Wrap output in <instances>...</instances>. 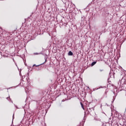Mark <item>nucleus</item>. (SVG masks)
Here are the masks:
<instances>
[{"instance_id":"1","label":"nucleus","mask_w":126,"mask_h":126,"mask_svg":"<svg viewBox=\"0 0 126 126\" xmlns=\"http://www.w3.org/2000/svg\"><path fill=\"white\" fill-rule=\"evenodd\" d=\"M118 87H119V90L120 91H122V90H124L125 89V84L122 83V81L121 80H119L118 83Z\"/></svg>"},{"instance_id":"2","label":"nucleus","mask_w":126,"mask_h":126,"mask_svg":"<svg viewBox=\"0 0 126 126\" xmlns=\"http://www.w3.org/2000/svg\"><path fill=\"white\" fill-rule=\"evenodd\" d=\"M44 60H45V62L43 63H41V64H40V65H42V64H44V63H46L47 60H48V55H46L45 56Z\"/></svg>"},{"instance_id":"3","label":"nucleus","mask_w":126,"mask_h":126,"mask_svg":"<svg viewBox=\"0 0 126 126\" xmlns=\"http://www.w3.org/2000/svg\"><path fill=\"white\" fill-rule=\"evenodd\" d=\"M115 120H116V118H112V120L111 121V124H113V123H114V124H116Z\"/></svg>"},{"instance_id":"4","label":"nucleus","mask_w":126,"mask_h":126,"mask_svg":"<svg viewBox=\"0 0 126 126\" xmlns=\"http://www.w3.org/2000/svg\"><path fill=\"white\" fill-rule=\"evenodd\" d=\"M96 63H97V62H96V61L93 62L91 63V66H93L94 65H95V64H96Z\"/></svg>"},{"instance_id":"5","label":"nucleus","mask_w":126,"mask_h":126,"mask_svg":"<svg viewBox=\"0 0 126 126\" xmlns=\"http://www.w3.org/2000/svg\"><path fill=\"white\" fill-rule=\"evenodd\" d=\"M73 53L71 51H69L68 53V56H73Z\"/></svg>"},{"instance_id":"6","label":"nucleus","mask_w":126,"mask_h":126,"mask_svg":"<svg viewBox=\"0 0 126 126\" xmlns=\"http://www.w3.org/2000/svg\"><path fill=\"white\" fill-rule=\"evenodd\" d=\"M92 110H93V108H89V109H88V111L89 113H91V112H92Z\"/></svg>"},{"instance_id":"7","label":"nucleus","mask_w":126,"mask_h":126,"mask_svg":"<svg viewBox=\"0 0 126 126\" xmlns=\"http://www.w3.org/2000/svg\"><path fill=\"white\" fill-rule=\"evenodd\" d=\"M43 55L42 53H34V55Z\"/></svg>"},{"instance_id":"8","label":"nucleus","mask_w":126,"mask_h":126,"mask_svg":"<svg viewBox=\"0 0 126 126\" xmlns=\"http://www.w3.org/2000/svg\"><path fill=\"white\" fill-rule=\"evenodd\" d=\"M6 99H7V100H10L11 102H12V103H13L12 101L11 100V99H10V97L9 96L7 97Z\"/></svg>"},{"instance_id":"9","label":"nucleus","mask_w":126,"mask_h":126,"mask_svg":"<svg viewBox=\"0 0 126 126\" xmlns=\"http://www.w3.org/2000/svg\"><path fill=\"white\" fill-rule=\"evenodd\" d=\"M81 106L82 108V109H83V110H84V106H83V104H82V103L81 102Z\"/></svg>"},{"instance_id":"10","label":"nucleus","mask_w":126,"mask_h":126,"mask_svg":"<svg viewBox=\"0 0 126 126\" xmlns=\"http://www.w3.org/2000/svg\"><path fill=\"white\" fill-rule=\"evenodd\" d=\"M104 97H105V98H107V93H105L104 94Z\"/></svg>"},{"instance_id":"11","label":"nucleus","mask_w":126,"mask_h":126,"mask_svg":"<svg viewBox=\"0 0 126 126\" xmlns=\"http://www.w3.org/2000/svg\"><path fill=\"white\" fill-rule=\"evenodd\" d=\"M39 65H36V64H33V66H39Z\"/></svg>"},{"instance_id":"12","label":"nucleus","mask_w":126,"mask_h":126,"mask_svg":"<svg viewBox=\"0 0 126 126\" xmlns=\"http://www.w3.org/2000/svg\"><path fill=\"white\" fill-rule=\"evenodd\" d=\"M23 78H25V76H22V79H23Z\"/></svg>"},{"instance_id":"13","label":"nucleus","mask_w":126,"mask_h":126,"mask_svg":"<svg viewBox=\"0 0 126 126\" xmlns=\"http://www.w3.org/2000/svg\"><path fill=\"white\" fill-rule=\"evenodd\" d=\"M113 100L112 101V103H113L114 102V101H115V98H113Z\"/></svg>"},{"instance_id":"14","label":"nucleus","mask_w":126,"mask_h":126,"mask_svg":"<svg viewBox=\"0 0 126 126\" xmlns=\"http://www.w3.org/2000/svg\"><path fill=\"white\" fill-rule=\"evenodd\" d=\"M111 73H112V72L110 71V72H109V75H110V76H111Z\"/></svg>"},{"instance_id":"15","label":"nucleus","mask_w":126,"mask_h":126,"mask_svg":"<svg viewBox=\"0 0 126 126\" xmlns=\"http://www.w3.org/2000/svg\"><path fill=\"white\" fill-rule=\"evenodd\" d=\"M13 119H14V114H13Z\"/></svg>"},{"instance_id":"16","label":"nucleus","mask_w":126,"mask_h":126,"mask_svg":"<svg viewBox=\"0 0 126 126\" xmlns=\"http://www.w3.org/2000/svg\"><path fill=\"white\" fill-rule=\"evenodd\" d=\"M111 120H112V118H109V121L110 122V121H111Z\"/></svg>"},{"instance_id":"17","label":"nucleus","mask_w":126,"mask_h":126,"mask_svg":"<svg viewBox=\"0 0 126 126\" xmlns=\"http://www.w3.org/2000/svg\"><path fill=\"white\" fill-rule=\"evenodd\" d=\"M100 71H103V70H100Z\"/></svg>"},{"instance_id":"18","label":"nucleus","mask_w":126,"mask_h":126,"mask_svg":"<svg viewBox=\"0 0 126 126\" xmlns=\"http://www.w3.org/2000/svg\"><path fill=\"white\" fill-rule=\"evenodd\" d=\"M15 106L16 108H17V106L16 105H15Z\"/></svg>"},{"instance_id":"19","label":"nucleus","mask_w":126,"mask_h":126,"mask_svg":"<svg viewBox=\"0 0 126 126\" xmlns=\"http://www.w3.org/2000/svg\"><path fill=\"white\" fill-rule=\"evenodd\" d=\"M27 74H28V75H29V73H28Z\"/></svg>"},{"instance_id":"20","label":"nucleus","mask_w":126,"mask_h":126,"mask_svg":"<svg viewBox=\"0 0 126 126\" xmlns=\"http://www.w3.org/2000/svg\"><path fill=\"white\" fill-rule=\"evenodd\" d=\"M64 24H65V25H66V24L64 23Z\"/></svg>"},{"instance_id":"21","label":"nucleus","mask_w":126,"mask_h":126,"mask_svg":"<svg viewBox=\"0 0 126 126\" xmlns=\"http://www.w3.org/2000/svg\"><path fill=\"white\" fill-rule=\"evenodd\" d=\"M62 102H63V100H62Z\"/></svg>"},{"instance_id":"22","label":"nucleus","mask_w":126,"mask_h":126,"mask_svg":"<svg viewBox=\"0 0 126 126\" xmlns=\"http://www.w3.org/2000/svg\"><path fill=\"white\" fill-rule=\"evenodd\" d=\"M13 61H14V59H13Z\"/></svg>"},{"instance_id":"23","label":"nucleus","mask_w":126,"mask_h":126,"mask_svg":"<svg viewBox=\"0 0 126 126\" xmlns=\"http://www.w3.org/2000/svg\"><path fill=\"white\" fill-rule=\"evenodd\" d=\"M61 104H60V106H61Z\"/></svg>"}]
</instances>
